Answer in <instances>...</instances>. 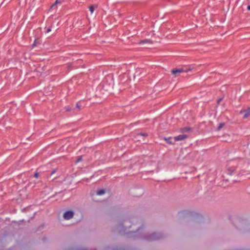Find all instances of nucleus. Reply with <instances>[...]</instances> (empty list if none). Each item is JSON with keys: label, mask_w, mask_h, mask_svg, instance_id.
<instances>
[{"label": "nucleus", "mask_w": 250, "mask_h": 250, "mask_svg": "<svg viewBox=\"0 0 250 250\" xmlns=\"http://www.w3.org/2000/svg\"><path fill=\"white\" fill-rule=\"evenodd\" d=\"M145 42H150V41L148 40H143L140 42V43H145Z\"/></svg>", "instance_id": "ddd939ff"}, {"label": "nucleus", "mask_w": 250, "mask_h": 250, "mask_svg": "<svg viewBox=\"0 0 250 250\" xmlns=\"http://www.w3.org/2000/svg\"><path fill=\"white\" fill-rule=\"evenodd\" d=\"M59 3H61V2L58 0H57L55 3L52 5L51 8H53L56 4Z\"/></svg>", "instance_id": "f8f14e48"}, {"label": "nucleus", "mask_w": 250, "mask_h": 250, "mask_svg": "<svg viewBox=\"0 0 250 250\" xmlns=\"http://www.w3.org/2000/svg\"><path fill=\"white\" fill-rule=\"evenodd\" d=\"M77 108H78V109H80V106H79V105H78V104H77Z\"/></svg>", "instance_id": "f3484780"}, {"label": "nucleus", "mask_w": 250, "mask_h": 250, "mask_svg": "<svg viewBox=\"0 0 250 250\" xmlns=\"http://www.w3.org/2000/svg\"><path fill=\"white\" fill-rule=\"evenodd\" d=\"M142 237L147 241H153L161 238V234L158 232H153L151 234L143 233Z\"/></svg>", "instance_id": "f257e3e1"}, {"label": "nucleus", "mask_w": 250, "mask_h": 250, "mask_svg": "<svg viewBox=\"0 0 250 250\" xmlns=\"http://www.w3.org/2000/svg\"><path fill=\"white\" fill-rule=\"evenodd\" d=\"M146 134L145 133H138L137 134V139L138 140V141H140V138L142 137H144V136H146Z\"/></svg>", "instance_id": "423d86ee"}, {"label": "nucleus", "mask_w": 250, "mask_h": 250, "mask_svg": "<svg viewBox=\"0 0 250 250\" xmlns=\"http://www.w3.org/2000/svg\"><path fill=\"white\" fill-rule=\"evenodd\" d=\"M140 229H139L137 230V232H138V233H139V232H140Z\"/></svg>", "instance_id": "aec40b11"}, {"label": "nucleus", "mask_w": 250, "mask_h": 250, "mask_svg": "<svg viewBox=\"0 0 250 250\" xmlns=\"http://www.w3.org/2000/svg\"><path fill=\"white\" fill-rule=\"evenodd\" d=\"M221 101V99H220L218 101V103H219Z\"/></svg>", "instance_id": "6ab92c4d"}, {"label": "nucleus", "mask_w": 250, "mask_h": 250, "mask_svg": "<svg viewBox=\"0 0 250 250\" xmlns=\"http://www.w3.org/2000/svg\"><path fill=\"white\" fill-rule=\"evenodd\" d=\"M81 159H82L81 158H79V159H77V160L76 161V163H77L81 161Z\"/></svg>", "instance_id": "4468645a"}, {"label": "nucleus", "mask_w": 250, "mask_h": 250, "mask_svg": "<svg viewBox=\"0 0 250 250\" xmlns=\"http://www.w3.org/2000/svg\"><path fill=\"white\" fill-rule=\"evenodd\" d=\"M193 68V66H189L188 67V69H185L184 68L173 69L172 71V73L173 74H176V73H181L183 72H187L189 70H192Z\"/></svg>", "instance_id": "7ed1b4c3"}, {"label": "nucleus", "mask_w": 250, "mask_h": 250, "mask_svg": "<svg viewBox=\"0 0 250 250\" xmlns=\"http://www.w3.org/2000/svg\"><path fill=\"white\" fill-rule=\"evenodd\" d=\"M248 9L249 10H250V5H249V6H248Z\"/></svg>", "instance_id": "a211bd4d"}, {"label": "nucleus", "mask_w": 250, "mask_h": 250, "mask_svg": "<svg viewBox=\"0 0 250 250\" xmlns=\"http://www.w3.org/2000/svg\"><path fill=\"white\" fill-rule=\"evenodd\" d=\"M165 140L169 144H173L174 142L173 138H166Z\"/></svg>", "instance_id": "1a4fd4ad"}, {"label": "nucleus", "mask_w": 250, "mask_h": 250, "mask_svg": "<svg viewBox=\"0 0 250 250\" xmlns=\"http://www.w3.org/2000/svg\"><path fill=\"white\" fill-rule=\"evenodd\" d=\"M74 215V213L73 211L71 210L66 211L64 212L63 214V218L65 220H68L73 218Z\"/></svg>", "instance_id": "f03ea898"}, {"label": "nucleus", "mask_w": 250, "mask_h": 250, "mask_svg": "<svg viewBox=\"0 0 250 250\" xmlns=\"http://www.w3.org/2000/svg\"><path fill=\"white\" fill-rule=\"evenodd\" d=\"M104 189H100L97 192V194L98 195H102L104 193Z\"/></svg>", "instance_id": "9d476101"}, {"label": "nucleus", "mask_w": 250, "mask_h": 250, "mask_svg": "<svg viewBox=\"0 0 250 250\" xmlns=\"http://www.w3.org/2000/svg\"><path fill=\"white\" fill-rule=\"evenodd\" d=\"M224 123L220 124L219 125L218 127V130L221 129L224 126Z\"/></svg>", "instance_id": "9b49d317"}, {"label": "nucleus", "mask_w": 250, "mask_h": 250, "mask_svg": "<svg viewBox=\"0 0 250 250\" xmlns=\"http://www.w3.org/2000/svg\"><path fill=\"white\" fill-rule=\"evenodd\" d=\"M50 31H51V29H50V28H49V29H48L47 30L46 32H47V33H48V32H49Z\"/></svg>", "instance_id": "dca6fc26"}, {"label": "nucleus", "mask_w": 250, "mask_h": 250, "mask_svg": "<svg viewBox=\"0 0 250 250\" xmlns=\"http://www.w3.org/2000/svg\"><path fill=\"white\" fill-rule=\"evenodd\" d=\"M241 113L244 114V118H248L250 116V108H248L247 110L241 111Z\"/></svg>", "instance_id": "39448f33"}, {"label": "nucleus", "mask_w": 250, "mask_h": 250, "mask_svg": "<svg viewBox=\"0 0 250 250\" xmlns=\"http://www.w3.org/2000/svg\"><path fill=\"white\" fill-rule=\"evenodd\" d=\"M187 138V136L186 135L182 134V135H180L178 136H176V137H175L174 138H173V140H174V142H176V141L184 140Z\"/></svg>", "instance_id": "20e7f679"}, {"label": "nucleus", "mask_w": 250, "mask_h": 250, "mask_svg": "<svg viewBox=\"0 0 250 250\" xmlns=\"http://www.w3.org/2000/svg\"><path fill=\"white\" fill-rule=\"evenodd\" d=\"M97 6L95 5H91L89 7V10L91 12V14H92L94 11V10L97 8Z\"/></svg>", "instance_id": "0eeeda50"}, {"label": "nucleus", "mask_w": 250, "mask_h": 250, "mask_svg": "<svg viewBox=\"0 0 250 250\" xmlns=\"http://www.w3.org/2000/svg\"><path fill=\"white\" fill-rule=\"evenodd\" d=\"M130 222L128 220H125L124 221L123 226L125 228H128L129 227Z\"/></svg>", "instance_id": "6e6552de"}, {"label": "nucleus", "mask_w": 250, "mask_h": 250, "mask_svg": "<svg viewBox=\"0 0 250 250\" xmlns=\"http://www.w3.org/2000/svg\"><path fill=\"white\" fill-rule=\"evenodd\" d=\"M34 176H35V177H37H37H38V173H35V175H34Z\"/></svg>", "instance_id": "2eb2a0df"}]
</instances>
